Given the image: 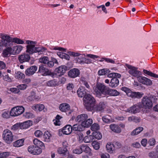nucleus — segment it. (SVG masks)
<instances>
[{
    "mask_svg": "<svg viewBox=\"0 0 158 158\" xmlns=\"http://www.w3.org/2000/svg\"><path fill=\"white\" fill-rule=\"evenodd\" d=\"M80 82L81 85H84L87 88L89 89L90 86L87 81L85 77H81Z\"/></svg>",
    "mask_w": 158,
    "mask_h": 158,
    "instance_id": "f704fd0d",
    "label": "nucleus"
},
{
    "mask_svg": "<svg viewBox=\"0 0 158 158\" xmlns=\"http://www.w3.org/2000/svg\"><path fill=\"white\" fill-rule=\"evenodd\" d=\"M72 130L75 131H79V132L83 131L85 128L81 124H76L72 126Z\"/></svg>",
    "mask_w": 158,
    "mask_h": 158,
    "instance_id": "b1692460",
    "label": "nucleus"
},
{
    "mask_svg": "<svg viewBox=\"0 0 158 158\" xmlns=\"http://www.w3.org/2000/svg\"><path fill=\"white\" fill-rule=\"evenodd\" d=\"M72 131V126L70 125H66L62 128L59 130V135H62V133L63 134L68 135L70 134Z\"/></svg>",
    "mask_w": 158,
    "mask_h": 158,
    "instance_id": "ddd939ff",
    "label": "nucleus"
},
{
    "mask_svg": "<svg viewBox=\"0 0 158 158\" xmlns=\"http://www.w3.org/2000/svg\"><path fill=\"white\" fill-rule=\"evenodd\" d=\"M80 70L76 68H73L70 70L68 72V75L71 78H74L78 77L80 74Z\"/></svg>",
    "mask_w": 158,
    "mask_h": 158,
    "instance_id": "dca6fc26",
    "label": "nucleus"
},
{
    "mask_svg": "<svg viewBox=\"0 0 158 158\" xmlns=\"http://www.w3.org/2000/svg\"><path fill=\"white\" fill-rule=\"evenodd\" d=\"M59 108L61 112H66L70 110V107L68 104L63 103L60 105Z\"/></svg>",
    "mask_w": 158,
    "mask_h": 158,
    "instance_id": "4be33fe9",
    "label": "nucleus"
},
{
    "mask_svg": "<svg viewBox=\"0 0 158 158\" xmlns=\"http://www.w3.org/2000/svg\"><path fill=\"white\" fill-rule=\"evenodd\" d=\"M67 70L66 67L63 65L59 67L56 69V74L59 76H61L63 75Z\"/></svg>",
    "mask_w": 158,
    "mask_h": 158,
    "instance_id": "a211bd4d",
    "label": "nucleus"
},
{
    "mask_svg": "<svg viewBox=\"0 0 158 158\" xmlns=\"http://www.w3.org/2000/svg\"><path fill=\"white\" fill-rule=\"evenodd\" d=\"M24 111V108L22 106H17L12 108L10 111V115L15 116L20 115Z\"/></svg>",
    "mask_w": 158,
    "mask_h": 158,
    "instance_id": "9b49d317",
    "label": "nucleus"
},
{
    "mask_svg": "<svg viewBox=\"0 0 158 158\" xmlns=\"http://www.w3.org/2000/svg\"><path fill=\"white\" fill-rule=\"evenodd\" d=\"M114 147V144L110 143H108L106 146V149L108 152H111Z\"/></svg>",
    "mask_w": 158,
    "mask_h": 158,
    "instance_id": "de8ad7c7",
    "label": "nucleus"
},
{
    "mask_svg": "<svg viewBox=\"0 0 158 158\" xmlns=\"http://www.w3.org/2000/svg\"><path fill=\"white\" fill-rule=\"evenodd\" d=\"M157 98L154 95H151L148 97L144 96L142 99V102L143 107L146 109H149L152 106L153 103H156Z\"/></svg>",
    "mask_w": 158,
    "mask_h": 158,
    "instance_id": "7ed1b4c3",
    "label": "nucleus"
},
{
    "mask_svg": "<svg viewBox=\"0 0 158 158\" xmlns=\"http://www.w3.org/2000/svg\"><path fill=\"white\" fill-rule=\"evenodd\" d=\"M2 136L3 139L8 143L13 141V135L11 131L8 129H6L3 131Z\"/></svg>",
    "mask_w": 158,
    "mask_h": 158,
    "instance_id": "6e6552de",
    "label": "nucleus"
},
{
    "mask_svg": "<svg viewBox=\"0 0 158 158\" xmlns=\"http://www.w3.org/2000/svg\"><path fill=\"white\" fill-rule=\"evenodd\" d=\"M102 59L108 63H110L112 64L115 63V61L112 59L106 58H102Z\"/></svg>",
    "mask_w": 158,
    "mask_h": 158,
    "instance_id": "69168bd1",
    "label": "nucleus"
},
{
    "mask_svg": "<svg viewBox=\"0 0 158 158\" xmlns=\"http://www.w3.org/2000/svg\"><path fill=\"white\" fill-rule=\"evenodd\" d=\"M110 117L108 115H106L103 116L102 119L103 122L106 123H109L110 122Z\"/></svg>",
    "mask_w": 158,
    "mask_h": 158,
    "instance_id": "603ef678",
    "label": "nucleus"
},
{
    "mask_svg": "<svg viewBox=\"0 0 158 158\" xmlns=\"http://www.w3.org/2000/svg\"><path fill=\"white\" fill-rule=\"evenodd\" d=\"M122 90L126 93L128 96L132 98H140L143 95V93L132 92L128 88L126 87H122Z\"/></svg>",
    "mask_w": 158,
    "mask_h": 158,
    "instance_id": "0eeeda50",
    "label": "nucleus"
},
{
    "mask_svg": "<svg viewBox=\"0 0 158 158\" xmlns=\"http://www.w3.org/2000/svg\"><path fill=\"white\" fill-rule=\"evenodd\" d=\"M93 120L92 118H87L85 120V122H82V125L83 126L84 128L85 127H88L91 126L93 123Z\"/></svg>",
    "mask_w": 158,
    "mask_h": 158,
    "instance_id": "7c9ffc66",
    "label": "nucleus"
},
{
    "mask_svg": "<svg viewBox=\"0 0 158 158\" xmlns=\"http://www.w3.org/2000/svg\"><path fill=\"white\" fill-rule=\"evenodd\" d=\"M0 38L2 39V40L0 41V45H6L8 44V40L11 37L9 35L0 33Z\"/></svg>",
    "mask_w": 158,
    "mask_h": 158,
    "instance_id": "2eb2a0df",
    "label": "nucleus"
},
{
    "mask_svg": "<svg viewBox=\"0 0 158 158\" xmlns=\"http://www.w3.org/2000/svg\"><path fill=\"white\" fill-rule=\"evenodd\" d=\"M114 147L116 148H119L122 147L121 143L118 142H115L114 144Z\"/></svg>",
    "mask_w": 158,
    "mask_h": 158,
    "instance_id": "338daca9",
    "label": "nucleus"
},
{
    "mask_svg": "<svg viewBox=\"0 0 158 158\" xmlns=\"http://www.w3.org/2000/svg\"><path fill=\"white\" fill-rule=\"evenodd\" d=\"M83 99L85 103L86 109L89 111L92 110L95 103V100L94 98L90 94H86Z\"/></svg>",
    "mask_w": 158,
    "mask_h": 158,
    "instance_id": "20e7f679",
    "label": "nucleus"
},
{
    "mask_svg": "<svg viewBox=\"0 0 158 158\" xmlns=\"http://www.w3.org/2000/svg\"><path fill=\"white\" fill-rule=\"evenodd\" d=\"M93 138L94 137L97 139H100L102 137V134L99 132H94L92 134Z\"/></svg>",
    "mask_w": 158,
    "mask_h": 158,
    "instance_id": "79ce46f5",
    "label": "nucleus"
},
{
    "mask_svg": "<svg viewBox=\"0 0 158 158\" xmlns=\"http://www.w3.org/2000/svg\"><path fill=\"white\" fill-rule=\"evenodd\" d=\"M119 83L118 79L116 77H114L111 79L109 85L112 87H115L118 85Z\"/></svg>",
    "mask_w": 158,
    "mask_h": 158,
    "instance_id": "473e14b6",
    "label": "nucleus"
},
{
    "mask_svg": "<svg viewBox=\"0 0 158 158\" xmlns=\"http://www.w3.org/2000/svg\"><path fill=\"white\" fill-rule=\"evenodd\" d=\"M69 54L73 57H77L76 58L77 62L81 64H89L90 61L85 58V55L84 54H81L78 52H69Z\"/></svg>",
    "mask_w": 158,
    "mask_h": 158,
    "instance_id": "39448f33",
    "label": "nucleus"
},
{
    "mask_svg": "<svg viewBox=\"0 0 158 158\" xmlns=\"http://www.w3.org/2000/svg\"><path fill=\"white\" fill-rule=\"evenodd\" d=\"M10 155L9 152H5L0 153V158L5 157L8 156Z\"/></svg>",
    "mask_w": 158,
    "mask_h": 158,
    "instance_id": "e2e57ef3",
    "label": "nucleus"
},
{
    "mask_svg": "<svg viewBox=\"0 0 158 158\" xmlns=\"http://www.w3.org/2000/svg\"><path fill=\"white\" fill-rule=\"evenodd\" d=\"M81 146L82 152H84L86 153H90V149L87 145L85 144H83L81 145Z\"/></svg>",
    "mask_w": 158,
    "mask_h": 158,
    "instance_id": "c9c22d12",
    "label": "nucleus"
},
{
    "mask_svg": "<svg viewBox=\"0 0 158 158\" xmlns=\"http://www.w3.org/2000/svg\"><path fill=\"white\" fill-rule=\"evenodd\" d=\"M28 151L30 153L34 155H39L42 152L41 148L34 145L29 146L28 148Z\"/></svg>",
    "mask_w": 158,
    "mask_h": 158,
    "instance_id": "f8f14e48",
    "label": "nucleus"
},
{
    "mask_svg": "<svg viewBox=\"0 0 158 158\" xmlns=\"http://www.w3.org/2000/svg\"><path fill=\"white\" fill-rule=\"evenodd\" d=\"M20 123H18L12 126L11 128V129L12 131H16L19 129H20Z\"/></svg>",
    "mask_w": 158,
    "mask_h": 158,
    "instance_id": "09e8293b",
    "label": "nucleus"
},
{
    "mask_svg": "<svg viewBox=\"0 0 158 158\" xmlns=\"http://www.w3.org/2000/svg\"><path fill=\"white\" fill-rule=\"evenodd\" d=\"M67 151V149L66 147L64 148H59L57 149V152L58 153L61 154L65 155Z\"/></svg>",
    "mask_w": 158,
    "mask_h": 158,
    "instance_id": "a18cd8bd",
    "label": "nucleus"
},
{
    "mask_svg": "<svg viewBox=\"0 0 158 158\" xmlns=\"http://www.w3.org/2000/svg\"><path fill=\"white\" fill-rule=\"evenodd\" d=\"M33 142L34 144L35 145V146L39 148L40 147L42 149L45 148V147L44 143L37 139H34L33 141Z\"/></svg>",
    "mask_w": 158,
    "mask_h": 158,
    "instance_id": "2f4dec72",
    "label": "nucleus"
},
{
    "mask_svg": "<svg viewBox=\"0 0 158 158\" xmlns=\"http://www.w3.org/2000/svg\"><path fill=\"white\" fill-rule=\"evenodd\" d=\"M108 87L105 86L103 84L99 83L97 84L96 87L94 89L97 97L100 98L102 95H106Z\"/></svg>",
    "mask_w": 158,
    "mask_h": 158,
    "instance_id": "423d86ee",
    "label": "nucleus"
},
{
    "mask_svg": "<svg viewBox=\"0 0 158 158\" xmlns=\"http://www.w3.org/2000/svg\"><path fill=\"white\" fill-rule=\"evenodd\" d=\"M73 152L74 153L78 154H80L82 153L81 145L78 147L73 150Z\"/></svg>",
    "mask_w": 158,
    "mask_h": 158,
    "instance_id": "5fc2aeb1",
    "label": "nucleus"
},
{
    "mask_svg": "<svg viewBox=\"0 0 158 158\" xmlns=\"http://www.w3.org/2000/svg\"><path fill=\"white\" fill-rule=\"evenodd\" d=\"M36 42L31 40H27L26 43L27 52L32 54L34 53L38 52L39 54L44 53L47 51V49L44 47H35Z\"/></svg>",
    "mask_w": 158,
    "mask_h": 158,
    "instance_id": "f257e3e1",
    "label": "nucleus"
},
{
    "mask_svg": "<svg viewBox=\"0 0 158 158\" xmlns=\"http://www.w3.org/2000/svg\"><path fill=\"white\" fill-rule=\"evenodd\" d=\"M30 56L27 54H24L19 55L18 59L19 62L21 63L25 62H28L30 59Z\"/></svg>",
    "mask_w": 158,
    "mask_h": 158,
    "instance_id": "aec40b11",
    "label": "nucleus"
},
{
    "mask_svg": "<svg viewBox=\"0 0 158 158\" xmlns=\"http://www.w3.org/2000/svg\"><path fill=\"white\" fill-rule=\"evenodd\" d=\"M24 141L23 139L17 140L13 143V146L16 147H20L23 145Z\"/></svg>",
    "mask_w": 158,
    "mask_h": 158,
    "instance_id": "4c0bfd02",
    "label": "nucleus"
},
{
    "mask_svg": "<svg viewBox=\"0 0 158 158\" xmlns=\"http://www.w3.org/2000/svg\"><path fill=\"white\" fill-rule=\"evenodd\" d=\"M110 71L108 69H104L99 70L98 73L99 75H103L110 73Z\"/></svg>",
    "mask_w": 158,
    "mask_h": 158,
    "instance_id": "ea45409f",
    "label": "nucleus"
},
{
    "mask_svg": "<svg viewBox=\"0 0 158 158\" xmlns=\"http://www.w3.org/2000/svg\"><path fill=\"white\" fill-rule=\"evenodd\" d=\"M37 69V67L35 66H32L27 68L25 71L26 76H30L35 73Z\"/></svg>",
    "mask_w": 158,
    "mask_h": 158,
    "instance_id": "f3484780",
    "label": "nucleus"
},
{
    "mask_svg": "<svg viewBox=\"0 0 158 158\" xmlns=\"http://www.w3.org/2000/svg\"><path fill=\"white\" fill-rule=\"evenodd\" d=\"M23 48L21 45H17L11 47V54L16 55L19 54L22 50Z\"/></svg>",
    "mask_w": 158,
    "mask_h": 158,
    "instance_id": "412c9836",
    "label": "nucleus"
},
{
    "mask_svg": "<svg viewBox=\"0 0 158 158\" xmlns=\"http://www.w3.org/2000/svg\"><path fill=\"white\" fill-rule=\"evenodd\" d=\"M13 42L18 44H23L24 43L23 40L17 38H11L8 40V44L6 45H0L2 47H5L6 48L3 50L2 52L3 56L6 57L9 54H11V47L13 45Z\"/></svg>",
    "mask_w": 158,
    "mask_h": 158,
    "instance_id": "f03ea898",
    "label": "nucleus"
},
{
    "mask_svg": "<svg viewBox=\"0 0 158 158\" xmlns=\"http://www.w3.org/2000/svg\"><path fill=\"white\" fill-rule=\"evenodd\" d=\"M99 128V127L98 124L94 123L91 126V129L93 131H95L98 130Z\"/></svg>",
    "mask_w": 158,
    "mask_h": 158,
    "instance_id": "13d9d810",
    "label": "nucleus"
},
{
    "mask_svg": "<svg viewBox=\"0 0 158 158\" xmlns=\"http://www.w3.org/2000/svg\"><path fill=\"white\" fill-rule=\"evenodd\" d=\"M34 134L36 137H40L42 136L43 133L41 131L38 130L35 132Z\"/></svg>",
    "mask_w": 158,
    "mask_h": 158,
    "instance_id": "052dcab7",
    "label": "nucleus"
},
{
    "mask_svg": "<svg viewBox=\"0 0 158 158\" xmlns=\"http://www.w3.org/2000/svg\"><path fill=\"white\" fill-rule=\"evenodd\" d=\"M143 72L144 73L150 76V77L155 78H158V75L153 73L149 71H148L146 70L143 69Z\"/></svg>",
    "mask_w": 158,
    "mask_h": 158,
    "instance_id": "37998d69",
    "label": "nucleus"
},
{
    "mask_svg": "<svg viewBox=\"0 0 158 158\" xmlns=\"http://www.w3.org/2000/svg\"><path fill=\"white\" fill-rule=\"evenodd\" d=\"M148 156L152 158H156L157 156L154 152H151L148 154Z\"/></svg>",
    "mask_w": 158,
    "mask_h": 158,
    "instance_id": "0e129e2a",
    "label": "nucleus"
},
{
    "mask_svg": "<svg viewBox=\"0 0 158 158\" xmlns=\"http://www.w3.org/2000/svg\"><path fill=\"white\" fill-rule=\"evenodd\" d=\"M28 99L31 101L34 100H37L38 99V98L36 97L34 91H31V92L30 95L27 98Z\"/></svg>",
    "mask_w": 158,
    "mask_h": 158,
    "instance_id": "a19ab883",
    "label": "nucleus"
},
{
    "mask_svg": "<svg viewBox=\"0 0 158 158\" xmlns=\"http://www.w3.org/2000/svg\"><path fill=\"white\" fill-rule=\"evenodd\" d=\"M138 81L141 83L148 86H150L152 85V81L147 77L141 76L139 77Z\"/></svg>",
    "mask_w": 158,
    "mask_h": 158,
    "instance_id": "6ab92c4d",
    "label": "nucleus"
},
{
    "mask_svg": "<svg viewBox=\"0 0 158 158\" xmlns=\"http://www.w3.org/2000/svg\"><path fill=\"white\" fill-rule=\"evenodd\" d=\"M32 121L28 120L20 123V129H26L32 125Z\"/></svg>",
    "mask_w": 158,
    "mask_h": 158,
    "instance_id": "c85d7f7f",
    "label": "nucleus"
},
{
    "mask_svg": "<svg viewBox=\"0 0 158 158\" xmlns=\"http://www.w3.org/2000/svg\"><path fill=\"white\" fill-rule=\"evenodd\" d=\"M86 89L82 86L80 87L77 91V93L78 96L81 98L85 97L86 94Z\"/></svg>",
    "mask_w": 158,
    "mask_h": 158,
    "instance_id": "393cba45",
    "label": "nucleus"
},
{
    "mask_svg": "<svg viewBox=\"0 0 158 158\" xmlns=\"http://www.w3.org/2000/svg\"><path fill=\"white\" fill-rule=\"evenodd\" d=\"M101 157V158H109L110 156L108 153H105L102 154Z\"/></svg>",
    "mask_w": 158,
    "mask_h": 158,
    "instance_id": "774afa93",
    "label": "nucleus"
},
{
    "mask_svg": "<svg viewBox=\"0 0 158 158\" xmlns=\"http://www.w3.org/2000/svg\"><path fill=\"white\" fill-rule=\"evenodd\" d=\"M57 85V82L55 79L50 80L46 83V85L49 87L55 86Z\"/></svg>",
    "mask_w": 158,
    "mask_h": 158,
    "instance_id": "72a5a7b5",
    "label": "nucleus"
},
{
    "mask_svg": "<svg viewBox=\"0 0 158 158\" xmlns=\"http://www.w3.org/2000/svg\"><path fill=\"white\" fill-rule=\"evenodd\" d=\"M51 134L48 131H45L43 136V140L46 142H49L51 140Z\"/></svg>",
    "mask_w": 158,
    "mask_h": 158,
    "instance_id": "c756f323",
    "label": "nucleus"
},
{
    "mask_svg": "<svg viewBox=\"0 0 158 158\" xmlns=\"http://www.w3.org/2000/svg\"><path fill=\"white\" fill-rule=\"evenodd\" d=\"M88 118V115L85 114H82L78 115L76 119V120L78 122H85Z\"/></svg>",
    "mask_w": 158,
    "mask_h": 158,
    "instance_id": "a878e982",
    "label": "nucleus"
},
{
    "mask_svg": "<svg viewBox=\"0 0 158 158\" xmlns=\"http://www.w3.org/2000/svg\"><path fill=\"white\" fill-rule=\"evenodd\" d=\"M94 139L93 136L91 135L85 136L84 138V141L85 143H90Z\"/></svg>",
    "mask_w": 158,
    "mask_h": 158,
    "instance_id": "c03bdc74",
    "label": "nucleus"
},
{
    "mask_svg": "<svg viewBox=\"0 0 158 158\" xmlns=\"http://www.w3.org/2000/svg\"><path fill=\"white\" fill-rule=\"evenodd\" d=\"M38 73H40L43 76H50L52 77H54L55 74L52 72L48 69L42 65L40 66L39 68Z\"/></svg>",
    "mask_w": 158,
    "mask_h": 158,
    "instance_id": "9d476101",
    "label": "nucleus"
},
{
    "mask_svg": "<svg viewBox=\"0 0 158 158\" xmlns=\"http://www.w3.org/2000/svg\"><path fill=\"white\" fill-rule=\"evenodd\" d=\"M49 60V58L47 56H43L39 59V60L40 62L46 64Z\"/></svg>",
    "mask_w": 158,
    "mask_h": 158,
    "instance_id": "49530a36",
    "label": "nucleus"
},
{
    "mask_svg": "<svg viewBox=\"0 0 158 158\" xmlns=\"http://www.w3.org/2000/svg\"><path fill=\"white\" fill-rule=\"evenodd\" d=\"M156 141L154 138H150L148 142V143L150 146H154L156 144Z\"/></svg>",
    "mask_w": 158,
    "mask_h": 158,
    "instance_id": "6e6d98bb",
    "label": "nucleus"
},
{
    "mask_svg": "<svg viewBox=\"0 0 158 158\" xmlns=\"http://www.w3.org/2000/svg\"><path fill=\"white\" fill-rule=\"evenodd\" d=\"M143 128L141 127H139L134 130L131 133V135H135L138 134L141 132L143 130Z\"/></svg>",
    "mask_w": 158,
    "mask_h": 158,
    "instance_id": "e433bc0d",
    "label": "nucleus"
},
{
    "mask_svg": "<svg viewBox=\"0 0 158 158\" xmlns=\"http://www.w3.org/2000/svg\"><path fill=\"white\" fill-rule=\"evenodd\" d=\"M25 75L20 71H17L15 73V77L18 79H21L25 77Z\"/></svg>",
    "mask_w": 158,
    "mask_h": 158,
    "instance_id": "58836bf2",
    "label": "nucleus"
},
{
    "mask_svg": "<svg viewBox=\"0 0 158 158\" xmlns=\"http://www.w3.org/2000/svg\"><path fill=\"white\" fill-rule=\"evenodd\" d=\"M110 127L111 130L114 132L119 133L121 131L120 127L117 125L112 124L110 125Z\"/></svg>",
    "mask_w": 158,
    "mask_h": 158,
    "instance_id": "bb28decb",
    "label": "nucleus"
},
{
    "mask_svg": "<svg viewBox=\"0 0 158 158\" xmlns=\"http://www.w3.org/2000/svg\"><path fill=\"white\" fill-rule=\"evenodd\" d=\"M141 107V104L140 103H138L128 108L126 111L134 114L136 113L139 111Z\"/></svg>",
    "mask_w": 158,
    "mask_h": 158,
    "instance_id": "4468645a",
    "label": "nucleus"
},
{
    "mask_svg": "<svg viewBox=\"0 0 158 158\" xmlns=\"http://www.w3.org/2000/svg\"><path fill=\"white\" fill-rule=\"evenodd\" d=\"M92 145L95 150H98L100 148V143L96 141L93 142Z\"/></svg>",
    "mask_w": 158,
    "mask_h": 158,
    "instance_id": "864d4df0",
    "label": "nucleus"
},
{
    "mask_svg": "<svg viewBox=\"0 0 158 158\" xmlns=\"http://www.w3.org/2000/svg\"><path fill=\"white\" fill-rule=\"evenodd\" d=\"M94 106H93L94 108L92 110H94L95 111H99L103 110L105 108V105L103 102H101L95 107Z\"/></svg>",
    "mask_w": 158,
    "mask_h": 158,
    "instance_id": "5701e85b",
    "label": "nucleus"
},
{
    "mask_svg": "<svg viewBox=\"0 0 158 158\" xmlns=\"http://www.w3.org/2000/svg\"><path fill=\"white\" fill-rule=\"evenodd\" d=\"M107 94L106 95H109L111 96H115L118 95L120 93L116 90L111 89L108 87Z\"/></svg>",
    "mask_w": 158,
    "mask_h": 158,
    "instance_id": "cd10ccee",
    "label": "nucleus"
},
{
    "mask_svg": "<svg viewBox=\"0 0 158 158\" xmlns=\"http://www.w3.org/2000/svg\"><path fill=\"white\" fill-rule=\"evenodd\" d=\"M27 87V85L25 84L20 85L17 86L18 89L21 90H23L26 89Z\"/></svg>",
    "mask_w": 158,
    "mask_h": 158,
    "instance_id": "680f3d73",
    "label": "nucleus"
},
{
    "mask_svg": "<svg viewBox=\"0 0 158 158\" xmlns=\"http://www.w3.org/2000/svg\"><path fill=\"white\" fill-rule=\"evenodd\" d=\"M125 66L130 69V70L128 71V73L132 76L137 77L138 81L139 77H141V72L137 70V69L136 68L128 64H126Z\"/></svg>",
    "mask_w": 158,
    "mask_h": 158,
    "instance_id": "1a4fd4ad",
    "label": "nucleus"
},
{
    "mask_svg": "<svg viewBox=\"0 0 158 158\" xmlns=\"http://www.w3.org/2000/svg\"><path fill=\"white\" fill-rule=\"evenodd\" d=\"M10 116V112L8 111L3 112L2 114V116L4 118H8Z\"/></svg>",
    "mask_w": 158,
    "mask_h": 158,
    "instance_id": "8fccbe9b",
    "label": "nucleus"
},
{
    "mask_svg": "<svg viewBox=\"0 0 158 158\" xmlns=\"http://www.w3.org/2000/svg\"><path fill=\"white\" fill-rule=\"evenodd\" d=\"M24 116L27 118H32L34 117V115L33 114L30 112H27L25 113Z\"/></svg>",
    "mask_w": 158,
    "mask_h": 158,
    "instance_id": "bf43d9fd",
    "label": "nucleus"
},
{
    "mask_svg": "<svg viewBox=\"0 0 158 158\" xmlns=\"http://www.w3.org/2000/svg\"><path fill=\"white\" fill-rule=\"evenodd\" d=\"M3 79L4 81H7L8 82H11L12 81V79L9 76L8 74L5 75H3Z\"/></svg>",
    "mask_w": 158,
    "mask_h": 158,
    "instance_id": "4d7b16f0",
    "label": "nucleus"
},
{
    "mask_svg": "<svg viewBox=\"0 0 158 158\" xmlns=\"http://www.w3.org/2000/svg\"><path fill=\"white\" fill-rule=\"evenodd\" d=\"M77 135L78 140L80 142H81L84 141V138L82 132H79L77 133Z\"/></svg>",
    "mask_w": 158,
    "mask_h": 158,
    "instance_id": "3c124183",
    "label": "nucleus"
}]
</instances>
